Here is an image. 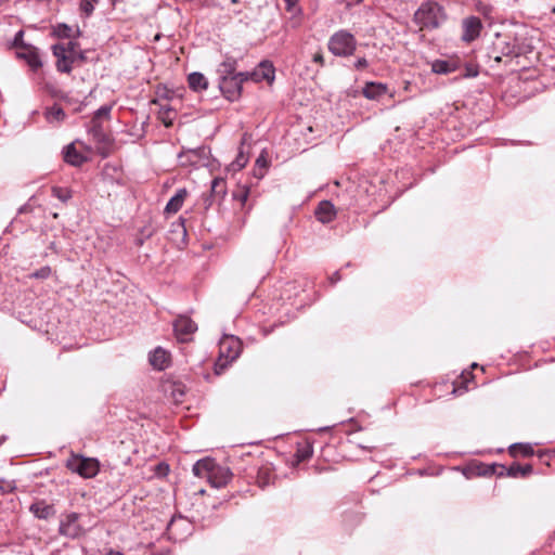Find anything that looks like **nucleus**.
Segmentation results:
<instances>
[{
    "mask_svg": "<svg viewBox=\"0 0 555 555\" xmlns=\"http://www.w3.org/2000/svg\"><path fill=\"white\" fill-rule=\"evenodd\" d=\"M248 79L247 73H237L236 76L221 78L219 88L222 94L230 101L240 98L243 81Z\"/></svg>",
    "mask_w": 555,
    "mask_h": 555,
    "instance_id": "6e6552de",
    "label": "nucleus"
},
{
    "mask_svg": "<svg viewBox=\"0 0 555 555\" xmlns=\"http://www.w3.org/2000/svg\"><path fill=\"white\" fill-rule=\"evenodd\" d=\"M14 489H15V486L13 485V482L5 481L3 479L0 480V491L2 493L12 492Z\"/></svg>",
    "mask_w": 555,
    "mask_h": 555,
    "instance_id": "72a5a7b5",
    "label": "nucleus"
},
{
    "mask_svg": "<svg viewBox=\"0 0 555 555\" xmlns=\"http://www.w3.org/2000/svg\"><path fill=\"white\" fill-rule=\"evenodd\" d=\"M66 467L83 478H93L100 470L96 459L73 454L66 462Z\"/></svg>",
    "mask_w": 555,
    "mask_h": 555,
    "instance_id": "39448f33",
    "label": "nucleus"
},
{
    "mask_svg": "<svg viewBox=\"0 0 555 555\" xmlns=\"http://www.w3.org/2000/svg\"><path fill=\"white\" fill-rule=\"evenodd\" d=\"M4 440H5V437H4V436H2V437L0 438V444H2V443L4 442Z\"/></svg>",
    "mask_w": 555,
    "mask_h": 555,
    "instance_id": "a18cd8bd",
    "label": "nucleus"
},
{
    "mask_svg": "<svg viewBox=\"0 0 555 555\" xmlns=\"http://www.w3.org/2000/svg\"><path fill=\"white\" fill-rule=\"evenodd\" d=\"M509 454L512 456H531L533 455V449L530 444L526 443H514L509 447Z\"/></svg>",
    "mask_w": 555,
    "mask_h": 555,
    "instance_id": "4be33fe9",
    "label": "nucleus"
},
{
    "mask_svg": "<svg viewBox=\"0 0 555 555\" xmlns=\"http://www.w3.org/2000/svg\"><path fill=\"white\" fill-rule=\"evenodd\" d=\"M242 343L232 335L224 336L219 343V358L215 365V371L220 374L229 363L234 361L241 353Z\"/></svg>",
    "mask_w": 555,
    "mask_h": 555,
    "instance_id": "7ed1b4c3",
    "label": "nucleus"
},
{
    "mask_svg": "<svg viewBox=\"0 0 555 555\" xmlns=\"http://www.w3.org/2000/svg\"><path fill=\"white\" fill-rule=\"evenodd\" d=\"M249 190L246 186L240 188L234 194V198L238 201L242 205H245V203L248 199Z\"/></svg>",
    "mask_w": 555,
    "mask_h": 555,
    "instance_id": "2f4dec72",
    "label": "nucleus"
},
{
    "mask_svg": "<svg viewBox=\"0 0 555 555\" xmlns=\"http://www.w3.org/2000/svg\"><path fill=\"white\" fill-rule=\"evenodd\" d=\"M64 159L69 165L81 166L87 160V157L79 153L74 144H69L65 149Z\"/></svg>",
    "mask_w": 555,
    "mask_h": 555,
    "instance_id": "f3484780",
    "label": "nucleus"
},
{
    "mask_svg": "<svg viewBox=\"0 0 555 555\" xmlns=\"http://www.w3.org/2000/svg\"><path fill=\"white\" fill-rule=\"evenodd\" d=\"M286 2V10L293 14L288 24L292 28H297L301 24V20L299 17L300 9L296 7L297 0H284Z\"/></svg>",
    "mask_w": 555,
    "mask_h": 555,
    "instance_id": "aec40b11",
    "label": "nucleus"
},
{
    "mask_svg": "<svg viewBox=\"0 0 555 555\" xmlns=\"http://www.w3.org/2000/svg\"><path fill=\"white\" fill-rule=\"evenodd\" d=\"M532 472V466L527 464V465H519V464H513L509 466L508 468V476L511 477H526L528 476L529 474H531Z\"/></svg>",
    "mask_w": 555,
    "mask_h": 555,
    "instance_id": "393cba45",
    "label": "nucleus"
},
{
    "mask_svg": "<svg viewBox=\"0 0 555 555\" xmlns=\"http://www.w3.org/2000/svg\"><path fill=\"white\" fill-rule=\"evenodd\" d=\"M46 118L49 122H61L65 118V113L61 106L53 105L47 109Z\"/></svg>",
    "mask_w": 555,
    "mask_h": 555,
    "instance_id": "b1692460",
    "label": "nucleus"
},
{
    "mask_svg": "<svg viewBox=\"0 0 555 555\" xmlns=\"http://www.w3.org/2000/svg\"><path fill=\"white\" fill-rule=\"evenodd\" d=\"M176 337L181 343L192 340L193 334L197 331L196 323L186 315H180L173 322Z\"/></svg>",
    "mask_w": 555,
    "mask_h": 555,
    "instance_id": "1a4fd4ad",
    "label": "nucleus"
},
{
    "mask_svg": "<svg viewBox=\"0 0 555 555\" xmlns=\"http://www.w3.org/2000/svg\"><path fill=\"white\" fill-rule=\"evenodd\" d=\"M112 111V105H103L95 111L91 121L102 122V120H108Z\"/></svg>",
    "mask_w": 555,
    "mask_h": 555,
    "instance_id": "bb28decb",
    "label": "nucleus"
},
{
    "mask_svg": "<svg viewBox=\"0 0 555 555\" xmlns=\"http://www.w3.org/2000/svg\"><path fill=\"white\" fill-rule=\"evenodd\" d=\"M362 1H363V0H357V2H358V3H359V2H362Z\"/></svg>",
    "mask_w": 555,
    "mask_h": 555,
    "instance_id": "8fccbe9b",
    "label": "nucleus"
},
{
    "mask_svg": "<svg viewBox=\"0 0 555 555\" xmlns=\"http://www.w3.org/2000/svg\"><path fill=\"white\" fill-rule=\"evenodd\" d=\"M225 181L222 178H215L211 182V193L222 197L225 194Z\"/></svg>",
    "mask_w": 555,
    "mask_h": 555,
    "instance_id": "cd10ccee",
    "label": "nucleus"
},
{
    "mask_svg": "<svg viewBox=\"0 0 555 555\" xmlns=\"http://www.w3.org/2000/svg\"><path fill=\"white\" fill-rule=\"evenodd\" d=\"M236 61L234 59H227L224 60L218 68V73L220 75V78L230 77V76H236Z\"/></svg>",
    "mask_w": 555,
    "mask_h": 555,
    "instance_id": "412c9836",
    "label": "nucleus"
},
{
    "mask_svg": "<svg viewBox=\"0 0 555 555\" xmlns=\"http://www.w3.org/2000/svg\"><path fill=\"white\" fill-rule=\"evenodd\" d=\"M387 92V87L380 82H367L363 88V95L369 100H377Z\"/></svg>",
    "mask_w": 555,
    "mask_h": 555,
    "instance_id": "dca6fc26",
    "label": "nucleus"
},
{
    "mask_svg": "<svg viewBox=\"0 0 555 555\" xmlns=\"http://www.w3.org/2000/svg\"><path fill=\"white\" fill-rule=\"evenodd\" d=\"M495 48H500L503 55L508 56L515 54V47L506 43V47H500V43H495Z\"/></svg>",
    "mask_w": 555,
    "mask_h": 555,
    "instance_id": "f704fd0d",
    "label": "nucleus"
},
{
    "mask_svg": "<svg viewBox=\"0 0 555 555\" xmlns=\"http://www.w3.org/2000/svg\"><path fill=\"white\" fill-rule=\"evenodd\" d=\"M340 279V275L338 272L334 273V275L331 278L332 283L337 282Z\"/></svg>",
    "mask_w": 555,
    "mask_h": 555,
    "instance_id": "79ce46f5",
    "label": "nucleus"
},
{
    "mask_svg": "<svg viewBox=\"0 0 555 555\" xmlns=\"http://www.w3.org/2000/svg\"><path fill=\"white\" fill-rule=\"evenodd\" d=\"M23 35H24V34H23V31H22V30H20L18 33H16V35H15V37H14L13 44H14V47L16 48V50H18V49H20V47H21L22 44H24V43H23Z\"/></svg>",
    "mask_w": 555,
    "mask_h": 555,
    "instance_id": "c9c22d12",
    "label": "nucleus"
},
{
    "mask_svg": "<svg viewBox=\"0 0 555 555\" xmlns=\"http://www.w3.org/2000/svg\"><path fill=\"white\" fill-rule=\"evenodd\" d=\"M189 87L196 92L206 90L208 88V80L202 73H191L188 76Z\"/></svg>",
    "mask_w": 555,
    "mask_h": 555,
    "instance_id": "a211bd4d",
    "label": "nucleus"
},
{
    "mask_svg": "<svg viewBox=\"0 0 555 555\" xmlns=\"http://www.w3.org/2000/svg\"><path fill=\"white\" fill-rule=\"evenodd\" d=\"M192 470L196 477L205 478L214 488L227 486L233 476L228 467L217 464L210 457L197 461Z\"/></svg>",
    "mask_w": 555,
    "mask_h": 555,
    "instance_id": "f257e3e1",
    "label": "nucleus"
},
{
    "mask_svg": "<svg viewBox=\"0 0 555 555\" xmlns=\"http://www.w3.org/2000/svg\"><path fill=\"white\" fill-rule=\"evenodd\" d=\"M52 194L63 203H66L68 199L72 198V192L66 188L53 186Z\"/></svg>",
    "mask_w": 555,
    "mask_h": 555,
    "instance_id": "c85d7f7f",
    "label": "nucleus"
},
{
    "mask_svg": "<svg viewBox=\"0 0 555 555\" xmlns=\"http://www.w3.org/2000/svg\"><path fill=\"white\" fill-rule=\"evenodd\" d=\"M77 46L76 42L68 41L67 43H57L52 47L59 72L70 73L73 68L72 64L77 59H82V54L77 51Z\"/></svg>",
    "mask_w": 555,
    "mask_h": 555,
    "instance_id": "20e7f679",
    "label": "nucleus"
},
{
    "mask_svg": "<svg viewBox=\"0 0 555 555\" xmlns=\"http://www.w3.org/2000/svg\"><path fill=\"white\" fill-rule=\"evenodd\" d=\"M256 165L259 167V168H267L268 166V163H267V159L261 155L257 158L256 160Z\"/></svg>",
    "mask_w": 555,
    "mask_h": 555,
    "instance_id": "ea45409f",
    "label": "nucleus"
},
{
    "mask_svg": "<svg viewBox=\"0 0 555 555\" xmlns=\"http://www.w3.org/2000/svg\"><path fill=\"white\" fill-rule=\"evenodd\" d=\"M16 56L24 60L33 70H37L42 66L38 50L33 46L22 44L16 50Z\"/></svg>",
    "mask_w": 555,
    "mask_h": 555,
    "instance_id": "9d476101",
    "label": "nucleus"
},
{
    "mask_svg": "<svg viewBox=\"0 0 555 555\" xmlns=\"http://www.w3.org/2000/svg\"><path fill=\"white\" fill-rule=\"evenodd\" d=\"M261 73H255L254 75L257 77H261L262 79H266L268 81H271L274 79V68L271 63L269 62H262L259 65Z\"/></svg>",
    "mask_w": 555,
    "mask_h": 555,
    "instance_id": "a878e982",
    "label": "nucleus"
},
{
    "mask_svg": "<svg viewBox=\"0 0 555 555\" xmlns=\"http://www.w3.org/2000/svg\"><path fill=\"white\" fill-rule=\"evenodd\" d=\"M501 60H502V57H501L500 55H495V56H494V61H495V62H501Z\"/></svg>",
    "mask_w": 555,
    "mask_h": 555,
    "instance_id": "c03bdc74",
    "label": "nucleus"
},
{
    "mask_svg": "<svg viewBox=\"0 0 555 555\" xmlns=\"http://www.w3.org/2000/svg\"><path fill=\"white\" fill-rule=\"evenodd\" d=\"M183 395H184V392L180 388L175 389L173 392H172V396H173L176 401H179Z\"/></svg>",
    "mask_w": 555,
    "mask_h": 555,
    "instance_id": "a19ab883",
    "label": "nucleus"
},
{
    "mask_svg": "<svg viewBox=\"0 0 555 555\" xmlns=\"http://www.w3.org/2000/svg\"><path fill=\"white\" fill-rule=\"evenodd\" d=\"M79 519L80 514L75 512L62 515L59 528L60 534L69 539H77L83 535L85 530L80 525Z\"/></svg>",
    "mask_w": 555,
    "mask_h": 555,
    "instance_id": "0eeeda50",
    "label": "nucleus"
},
{
    "mask_svg": "<svg viewBox=\"0 0 555 555\" xmlns=\"http://www.w3.org/2000/svg\"><path fill=\"white\" fill-rule=\"evenodd\" d=\"M313 62L320 64L321 66L324 65V57H323V54L321 52H318L313 55Z\"/></svg>",
    "mask_w": 555,
    "mask_h": 555,
    "instance_id": "58836bf2",
    "label": "nucleus"
},
{
    "mask_svg": "<svg viewBox=\"0 0 555 555\" xmlns=\"http://www.w3.org/2000/svg\"><path fill=\"white\" fill-rule=\"evenodd\" d=\"M315 216L322 223L331 222L336 217L334 205L328 201H322L315 209Z\"/></svg>",
    "mask_w": 555,
    "mask_h": 555,
    "instance_id": "ddd939ff",
    "label": "nucleus"
},
{
    "mask_svg": "<svg viewBox=\"0 0 555 555\" xmlns=\"http://www.w3.org/2000/svg\"><path fill=\"white\" fill-rule=\"evenodd\" d=\"M180 225L182 228V232L185 234V229H184L183 224L181 223Z\"/></svg>",
    "mask_w": 555,
    "mask_h": 555,
    "instance_id": "49530a36",
    "label": "nucleus"
},
{
    "mask_svg": "<svg viewBox=\"0 0 555 555\" xmlns=\"http://www.w3.org/2000/svg\"><path fill=\"white\" fill-rule=\"evenodd\" d=\"M188 196L186 189H179L176 194L169 199L165 207V211L167 214H176L182 207L185 198Z\"/></svg>",
    "mask_w": 555,
    "mask_h": 555,
    "instance_id": "2eb2a0df",
    "label": "nucleus"
},
{
    "mask_svg": "<svg viewBox=\"0 0 555 555\" xmlns=\"http://www.w3.org/2000/svg\"><path fill=\"white\" fill-rule=\"evenodd\" d=\"M413 20L421 29H434L447 20V14L443 7L438 2L427 1L422 3L416 10Z\"/></svg>",
    "mask_w": 555,
    "mask_h": 555,
    "instance_id": "f03ea898",
    "label": "nucleus"
},
{
    "mask_svg": "<svg viewBox=\"0 0 555 555\" xmlns=\"http://www.w3.org/2000/svg\"><path fill=\"white\" fill-rule=\"evenodd\" d=\"M431 69L436 74H449L455 70V65L449 61L437 60L433 63Z\"/></svg>",
    "mask_w": 555,
    "mask_h": 555,
    "instance_id": "5701e85b",
    "label": "nucleus"
},
{
    "mask_svg": "<svg viewBox=\"0 0 555 555\" xmlns=\"http://www.w3.org/2000/svg\"><path fill=\"white\" fill-rule=\"evenodd\" d=\"M54 33L59 38H70L73 35V29H72V27H69L65 24H61V25H57Z\"/></svg>",
    "mask_w": 555,
    "mask_h": 555,
    "instance_id": "c756f323",
    "label": "nucleus"
},
{
    "mask_svg": "<svg viewBox=\"0 0 555 555\" xmlns=\"http://www.w3.org/2000/svg\"><path fill=\"white\" fill-rule=\"evenodd\" d=\"M52 273V270L49 266H44L40 268L39 270H36L30 274V278L39 279V280H46L48 279Z\"/></svg>",
    "mask_w": 555,
    "mask_h": 555,
    "instance_id": "7c9ffc66",
    "label": "nucleus"
},
{
    "mask_svg": "<svg viewBox=\"0 0 555 555\" xmlns=\"http://www.w3.org/2000/svg\"><path fill=\"white\" fill-rule=\"evenodd\" d=\"M29 511L39 519H49L55 515L54 506L44 501H37L33 503Z\"/></svg>",
    "mask_w": 555,
    "mask_h": 555,
    "instance_id": "4468645a",
    "label": "nucleus"
},
{
    "mask_svg": "<svg viewBox=\"0 0 555 555\" xmlns=\"http://www.w3.org/2000/svg\"><path fill=\"white\" fill-rule=\"evenodd\" d=\"M356 39L348 31L340 30L334 34L328 41L330 51L338 56L351 55L356 50Z\"/></svg>",
    "mask_w": 555,
    "mask_h": 555,
    "instance_id": "423d86ee",
    "label": "nucleus"
},
{
    "mask_svg": "<svg viewBox=\"0 0 555 555\" xmlns=\"http://www.w3.org/2000/svg\"><path fill=\"white\" fill-rule=\"evenodd\" d=\"M482 28L481 21L476 16H469L463 20L462 39L465 42H472L479 37Z\"/></svg>",
    "mask_w": 555,
    "mask_h": 555,
    "instance_id": "9b49d317",
    "label": "nucleus"
},
{
    "mask_svg": "<svg viewBox=\"0 0 555 555\" xmlns=\"http://www.w3.org/2000/svg\"><path fill=\"white\" fill-rule=\"evenodd\" d=\"M169 361V354L162 348H156L150 356L151 364L157 370H164Z\"/></svg>",
    "mask_w": 555,
    "mask_h": 555,
    "instance_id": "6ab92c4d",
    "label": "nucleus"
},
{
    "mask_svg": "<svg viewBox=\"0 0 555 555\" xmlns=\"http://www.w3.org/2000/svg\"><path fill=\"white\" fill-rule=\"evenodd\" d=\"M94 3L92 0H81L80 1V10L85 13L86 16L91 15L94 10Z\"/></svg>",
    "mask_w": 555,
    "mask_h": 555,
    "instance_id": "473e14b6",
    "label": "nucleus"
},
{
    "mask_svg": "<svg viewBox=\"0 0 555 555\" xmlns=\"http://www.w3.org/2000/svg\"><path fill=\"white\" fill-rule=\"evenodd\" d=\"M163 122H164V125H165L166 127H170V126L172 125L171 119H168V118H164V119H163Z\"/></svg>",
    "mask_w": 555,
    "mask_h": 555,
    "instance_id": "37998d69",
    "label": "nucleus"
},
{
    "mask_svg": "<svg viewBox=\"0 0 555 555\" xmlns=\"http://www.w3.org/2000/svg\"><path fill=\"white\" fill-rule=\"evenodd\" d=\"M232 3H238V0H231Z\"/></svg>",
    "mask_w": 555,
    "mask_h": 555,
    "instance_id": "de8ad7c7",
    "label": "nucleus"
},
{
    "mask_svg": "<svg viewBox=\"0 0 555 555\" xmlns=\"http://www.w3.org/2000/svg\"><path fill=\"white\" fill-rule=\"evenodd\" d=\"M93 2H99V0H92Z\"/></svg>",
    "mask_w": 555,
    "mask_h": 555,
    "instance_id": "3c124183",
    "label": "nucleus"
},
{
    "mask_svg": "<svg viewBox=\"0 0 555 555\" xmlns=\"http://www.w3.org/2000/svg\"><path fill=\"white\" fill-rule=\"evenodd\" d=\"M111 1H112L113 4H115L117 0H111Z\"/></svg>",
    "mask_w": 555,
    "mask_h": 555,
    "instance_id": "09e8293b",
    "label": "nucleus"
},
{
    "mask_svg": "<svg viewBox=\"0 0 555 555\" xmlns=\"http://www.w3.org/2000/svg\"><path fill=\"white\" fill-rule=\"evenodd\" d=\"M367 64H369V63H367L366 59L361 57V59H359V60L354 63V67H356L357 69H364L365 67H367Z\"/></svg>",
    "mask_w": 555,
    "mask_h": 555,
    "instance_id": "e433bc0d",
    "label": "nucleus"
},
{
    "mask_svg": "<svg viewBox=\"0 0 555 555\" xmlns=\"http://www.w3.org/2000/svg\"><path fill=\"white\" fill-rule=\"evenodd\" d=\"M89 132L93 137L94 141L99 144V149L104 150L111 144V138L104 131L102 122L91 121Z\"/></svg>",
    "mask_w": 555,
    "mask_h": 555,
    "instance_id": "f8f14e48",
    "label": "nucleus"
},
{
    "mask_svg": "<svg viewBox=\"0 0 555 555\" xmlns=\"http://www.w3.org/2000/svg\"><path fill=\"white\" fill-rule=\"evenodd\" d=\"M477 9H478V11L480 13H482L486 16L491 13V8L489 5H486V4H481L480 3Z\"/></svg>",
    "mask_w": 555,
    "mask_h": 555,
    "instance_id": "4c0bfd02",
    "label": "nucleus"
}]
</instances>
